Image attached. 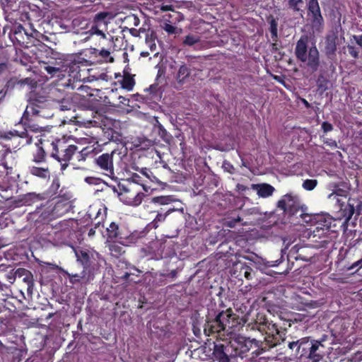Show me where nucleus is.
Returning a JSON list of instances; mask_svg holds the SVG:
<instances>
[{
    "mask_svg": "<svg viewBox=\"0 0 362 362\" xmlns=\"http://www.w3.org/2000/svg\"><path fill=\"white\" fill-rule=\"evenodd\" d=\"M88 62V60L82 62L80 57H76L68 63L64 69L66 75L59 79L58 85L71 90L86 88L83 84L85 82H92L98 79L95 76L90 75L91 69L84 67Z\"/></svg>",
    "mask_w": 362,
    "mask_h": 362,
    "instance_id": "nucleus-1",
    "label": "nucleus"
},
{
    "mask_svg": "<svg viewBox=\"0 0 362 362\" xmlns=\"http://www.w3.org/2000/svg\"><path fill=\"white\" fill-rule=\"evenodd\" d=\"M277 207L284 211L290 221L295 225L309 223L313 216L307 213L308 208L301 203L298 195L288 193L277 202Z\"/></svg>",
    "mask_w": 362,
    "mask_h": 362,
    "instance_id": "nucleus-2",
    "label": "nucleus"
},
{
    "mask_svg": "<svg viewBox=\"0 0 362 362\" xmlns=\"http://www.w3.org/2000/svg\"><path fill=\"white\" fill-rule=\"evenodd\" d=\"M50 146L52 147L50 156L61 163L62 170L68 167L69 162L76 152L78 153V160H85L86 156L88 153L87 148L78 151L77 146L70 144L64 139H55L52 141Z\"/></svg>",
    "mask_w": 362,
    "mask_h": 362,
    "instance_id": "nucleus-3",
    "label": "nucleus"
},
{
    "mask_svg": "<svg viewBox=\"0 0 362 362\" xmlns=\"http://www.w3.org/2000/svg\"><path fill=\"white\" fill-rule=\"evenodd\" d=\"M71 203L68 199L57 198L46 202L37 207L33 214L36 223H45L49 220L60 217L69 211Z\"/></svg>",
    "mask_w": 362,
    "mask_h": 362,
    "instance_id": "nucleus-4",
    "label": "nucleus"
},
{
    "mask_svg": "<svg viewBox=\"0 0 362 362\" xmlns=\"http://www.w3.org/2000/svg\"><path fill=\"white\" fill-rule=\"evenodd\" d=\"M307 36H301L295 47V56L298 62L304 63L313 72L318 70L320 60V53L315 45L308 46Z\"/></svg>",
    "mask_w": 362,
    "mask_h": 362,
    "instance_id": "nucleus-5",
    "label": "nucleus"
},
{
    "mask_svg": "<svg viewBox=\"0 0 362 362\" xmlns=\"http://www.w3.org/2000/svg\"><path fill=\"white\" fill-rule=\"evenodd\" d=\"M221 292L218 294V303H213L211 301L207 304V314L206 315V319L214 320L215 322H224L228 325L229 328H235L238 325H240L241 319L236 314H235L231 308L224 310L225 305L221 300Z\"/></svg>",
    "mask_w": 362,
    "mask_h": 362,
    "instance_id": "nucleus-6",
    "label": "nucleus"
},
{
    "mask_svg": "<svg viewBox=\"0 0 362 362\" xmlns=\"http://www.w3.org/2000/svg\"><path fill=\"white\" fill-rule=\"evenodd\" d=\"M257 329L264 334L262 345L263 351L269 350L286 340V329L279 327L276 323L269 321L266 318L258 323Z\"/></svg>",
    "mask_w": 362,
    "mask_h": 362,
    "instance_id": "nucleus-7",
    "label": "nucleus"
},
{
    "mask_svg": "<svg viewBox=\"0 0 362 362\" xmlns=\"http://www.w3.org/2000/svg\"><path fill=\"white\" fill-rule=\"evenodd\" d=\"M119 199L125 204L137 206L141 204L144 197V194L135 185H119Z\"/></svg>",
    "mask_w": 362,
    "mask_h": 362,
    "instance_id": "nucleus-8",
    "label": "nucleus"
},
{
    "mask_svg": "<svg viewBox=\"0 0 362 362\" xmlns=\"http://www.w3.org/2000/svg\"><path fill=\"white\" fill-rule=\"evenodd\" d=\"M338 44L339 37L337 33L331 32L326 35L323 52L329 61V69L332 72H334L336 69L334 64L337 60L336 52Z\"/></svg>",
    "mask_w": 362,
    "mask_h": 362,
    "instance_id": "nucleus-9",
    "label": "nucleus"
},
{
    "mask_svg": "<svg viewBox=\"0 0 362 362\" xmlns=\"http://www.w3.org/2000/svg\"><path fill=\"white\" fill-rule=\"evenodd\" d=\"M228 344L233 358L240 357L243 358L247 356V354L252 348L253 340L238 335L231 338L228 341Z\"/></svg>",
    "mask_w": 362,
    "mask_h": 362,
    "instance_id": "nucleus-10",
    "label": "nucleus"
},
{
    "mask_svg": "<svg viewBox=\"0 0 362 362\" xmlns=\"http://www.w3.org/2000/svg\"><path fill=\"white\" fill-rule=\"evenodd\" d=\"M307 233L308 238L316 248L327 247V245L332 242L331 233L325 230L323 228L314 226L310 228Z\"/></svg>",
    "mask_w": 362,
    "mask_h": 362,
    "instance_id": "nucleus-11",
    "label": "nucleus"
},
{
    "mask_svg": "<svg viewBox=\"0 0 362 362\" xmlns=\"http://www.w3.org/2000/svg\"><path fill=\"white\" fill-rule=\"evenodd\" d=\"M46 100L42 97L33 96L28 100V104L23 112V120H28L30 115L42 116V111L46 107Z\"/></svg>",
    "mask_w": 362,
    "mask_h": 362,
    "instance_id": "nucleus-12",
    "label": "nucleus"
},
{
    "mask_svg": "<svg viewBox=\"0 0 362 362\" xmlns=\"http://www.w3.org/2000/svg\"><path fill=\"white\" fill-rule=\"evenodd\" d=\"M214 357L218 362H229L230 358H233L228 341L218 340L214 342Z\"/></svg>",
    "mask_w": 362,
    "mask_h": 362,
    "instance_id": "nucleus-13",
    "label": "nucleus"
},
{
    "mask_svg": "<svg viewBox=\"0 0 362 362\" xmlns=\"http://www.w3.org/2000/svg\"><path fill=\"white\" fill-rule=\"evenodd\" d=\"M115 154V151H112L111 153H104L95 158L96 165L103 171L105 175L110 177L115 175L113 163Z\"/></svg>",
    "mask_w": 362,
    "mask_h": 362,
    "instance_id": "nucleus-14",
    "label": "nucleus"
},
{
    "mask_svg": "<svg viewBox=\"0 0 362 362\" xmlns=\"http://www.w3.org/2000/svg\"><path fill=\"white\" fill-rule=\"evenodd\" d=\"M233 328L228 327V325L224 322H217L214 320L205 319L204 325V333L206 336H213L216 339L221 337V332L226 330L232 329Z\"/></svg>",
    "mask_w": 362,
    "mask_h": 362,
    "instance_id": "nucleus-15",
    "label": "nucleus"
},
{
    "mask_svg": "<svg viewBox=\"0 0 362 362\" xmlns=\"http://www.w3.org/2000/svg\"><path fill=\"white\" fill-rule=\"evenodd\" d=\"M252 268L246 262L241 261L235 262L231 268V275L234 278L243 281V278L247 280L252 279Z\"/></svg>",
    "mask_w": 362,
    "mask_h": 362,
    "instance_id": "nucleus-16",
    "label": "nucleus"
},
{
    "mask_svg": "<svg viewBox=\"0 0 362 362\" xmlns=\"http://www.w3.org/2000/svg\"><path fill=\"white\" fill-rule=\"evenodd\" d=\"M107 235L110 241L119 242L120 243H124L129 238L126 230L120 228L114 222H112L107 228Z\"/></svg>",
    "mask_w": 362,
    "mask_h": 362,
    "instance_id": "nucleus-17",
    "label": "nucleus"
},
{
    "mask_svg": "<svg viewBox=\"0 0 362 362\" xmlns=\"http://www.w3.org/2000/svg\"><path fill=\"white\" fill-rule=\"evenodd\" d=\"M191 77L192 69H190V65L182 63L177 67H175L173 78L179 86L189 83Z\"/></svg>",
    "mask_w": 362,
    "mask_h": 362,
    "instance_id": "nucleus-18",
    "label": "nucleus"
},
{
    "mask_svg": "<svg viewBox=\"0 0 362 362\" xmlns=\"http://www.w3.org/2000/svg\"><path fill=\"white\" fill-rule=\"evenodd\" d=\"M308 14L311 16L313 26L317 27L322 24L324 19L321 14L317 0H310L308 3Z\"/></svg>",
    "mask_w": 362,
    "mask_h": 362,
    "instance_id": "nucleus-19",
    "label": "nucleus"
},
{
    "mask_svg": "<svg viewBox=\"0 0 362 362\" xmlns=\"http://www.w3.org/2000/svg\"><path fill=\"white\" fill-rule=\"evenodd\" d=\"M325 349L322 341L313 340V344L310 347L308 358L312 362H320L323 359Z\"/></svg>",
    "mask_w": 362,
    "mask_h": 362,
    "instance_id": "nucleus-20",
    "label": "nucleus"
},
{
    "mask_svg": "<svg viewBox=\"0 0 362 362\" xmlns=\"http://www.w3.org/2000/svg\"><path fill=\"white\" fill-rule=\"evenodd\" d=\"M291 299L298 310H304L305 308H316L320 306L318 301L308 299L304 296L300 294H294L292 296Z\"/></svg>",
    "mask_w": 362,
    "mask_h": 362,
    "instance_id": "nucleus-21",
    "label": "nucleus"
},
{
    "mask_svg": "<svg viewBox=\"0 0 362 362\" xmlns=\"http://www.w3.org/2000/svg\"><path fill=\"white\" fill-rule=\"evenodd\" d=\"M75 254L77 261L83 265V270L86 272L89 269L94 260L93 252L88 250H78L75 251Z\"/></svg>",
    "mask_w": 362,
    "mask_h": 362,
    "instance_id": "nucleus-22",
    "label": "nucleus"
},
{
    "mask_svg": "<svg viewBox=\"0 0 362 362\" xmlns=\"http://www.w3.org/2000/svg\"><path fill=\"white\" fill-rule=\"evenodd\" d=\"M67 65V62H64L62 65L58 64V66H52L47 63H44V65L42 66V68L47 72L50 78L57 76L60 79L62 77H63L64 75H66L64 69Z\"/></svg>",
    "mask_w": 362,
    "mask_h": 362,
    "instance_id": "nucleus-23",
    "label": "nucleus"
},
{
    "mask_svg": "<svg viewBox=\"0 0 362 362\" xmlns=\"http://www.w3.org/2000/svg\"><path fill=\"white\" fill-rule=\"evenodd\" d=\"M111 18V13L108 11H101L94 16L91 23L100 27L101 29L107 30V24Z\"/></svg>",
    "mask_w": 362,
    "mask_h": 362,
    "instance_id": "nucleus-24",
    "label": "nucleus"
},
{
    "mask_svg": "<svg viewBox=\"0 0 362 362\" xmlns=\"http://www.w3.org/2000/svg\"><path fill=\"white\" fill-rule=\"evenodd\" d=\"M315 222L314 226H319L320 228H323L325 230H328L331 232L330 228L332 222L334 221L333 218L330 216H325L322 215H316L313 216L312 221L310 223Z\"/></svg>",
    "mask_w": 362,
    "mask_h": 362,
    "instance_id": "nucleus-25",
    "label": "nucleus"
},
{
    "mask_svg": "<svg viewBox=\"0 0 362 362\" xmlns=\"http://www.w3.org/2000/svg\"><path fill=\"white\" fill-rule=\"evenodd\" d=\"M252 189L256 190L258 196L262 198L272 196L275 191L274 187L267 183L252 185Z\"/></svg>",
    "mask_w": 362,
    "mask_h": 362,
    "instance_id": "nucleus-26",
    "label": "nucleus"
},
{
    "mask_svg": "<svg viewBox=\"0 0 362 362\" xmlns=\"http://www.w3.org/2000/svg\"><path fill=\"white\" fill-rule=\"evenodd\" d=\"M134 76V75H132L128 71H124L122 78L118 81L121 88L127 90V91L132 90L136 83Z\"/></svg>",
    "mask_w": 362,
    "mask_h": 362,
    "instance_id": "nucleus-27",
    "label": "nucleus"
},
{
    "mask_svg": "<svg viewBox=\"0 0 362 362\" xmlns=\"http://www.w3.org/2000/svg\"><path fill=\"white\" fill-rule=\"evenodd\" d=\"M91 52L94 54L95 57H100L98 62L100 63L114 62V58L111 56V52L109 49L102 48L100 50H99L98 49L94 48L93 49V52Z\"/></svg>",
    "mask_w": 362,
    "mask_h": 362,
    "instance_id": "nucleus-28",
    "label": "nucleus"
},
{
    "mask_svg": "<svg viewBox=\"0 0 362 362\" xmlns=\"http://www.w3.org/2000/svg\"><path fill=\"white\" fill-rule=\"evenodd\" d=\"M21 122L26 127L25 131L22 132L19 136L21 138H24L27 136L28 130H30L33 132H40L42 131V127L38 126L35 124H31V119L30 117H28V120H23V117H21Z\"/></svg>",
    "mask_w": 362,
    "mask_h": 362,
    "instance_id": "nucleus-29",
    "label": "nucleus"
},
{
    "mask_svg": "<svg viewBox=\"0 0 362 362\" xmlns=\"http://www.w3.org/2000/svg\"><path fill=\"white\" fill-rule=\"evenodd\" d=\"M29 172L32 175L41 179H49L50 177V172L48 168L31 166L29 167Z\"/></svg>",
    "mask_w": 362,
    "mask_h": 362,
    "instance_id": "nucleus-30",
    "label": "nucleus"
},
{
    "mask_svg": "<svg viewBox=\"0 0 362 362\" xmlns=\"http://www.w3.org/2000/svg\"><path fill=\"white\" fill-rule=\"evenodd\" d=\"M313 344V340H310V337H303L300 339V345L298 349H300V356H306L308 358L310 347Z\"/></svg>",
    "mask_w": 362,
    "mask_h": 362,
    "instance_id": "nucleus-31",
    "label": "nucleus"
},
{
    "mask_svg": "<svg viewBox=\"0 0 362 362\" xmlns=\"http://www.w3.org/2000/svg\"><path fill=\"white\" fill-rule=\"evenodd\" d=\"M29 80H30L29 78H25L24 79L19 80L16 77H11L6 82V85L4 86V90H5L6 93H7L8 91H11L12 90L14 89V88L17 85L22 86V85L27 84L28 83Z\"/></svg>",
    "mask_w": 362,
    "mask_h": 362,
    "instance_id": "nucleus-32",
    "label": "nucleus"
},
{
    "mask_svg": "<svg viewBox=\"0 0 362 362\" xmlns=\"http://www.w3.org/2000/svg\"><path fill=\"white\" fill-rule=\"evenodd\" d=\"M47 198V195L45 193L36 194L35 192H30L24 196L23 201L25 204L30 205L36 202L45 200Z\"/></svg>",
    "mask_w": 362,
    "mask_h": 362,
    "instance_id": "nucleus-33",
    "label": "nucleus"
},
{
    "mask_svg": "<svg viewBox=\"0 0 362 362\" xmlns=\"http://www.w3.org/2000/svg\"><path fill=\"white\" fill-rule=\"evenodd\" d=\"M131 179L132 180V183H131L132 185H135L137 187L139 185L141 186L146 192H148L149 190L152 189L151 187L148 186L146 183L144 182L142 177L139 175L134 173L132 175Z\"/></svg>",
    "mask_w": 362,
    "mask_h": 362,
    "instance_id": "nucleus-34",
    "label": "nucleus"
},
{
    "mask_svg": "<svg viewBox=\"0 0 362 362\" xmlns=\"http://www.w3.org/2000/svg\"><path fill=\"white\" fill-rule=\"evenodd\" d=\"M37 146L36 151L33 154V160L37 163H43L46 160V152L42 146Z\"/></svg>",
    "mask_w": 362,
    "mask_h": 362,
    "instance_id": "nucleus-35",
    "label": "nucleus"
},
{
    "mask_svg": "<svg viewBox=\"0 0 362 362\" xmlns=\"http://www.w3.org/2000/svg\"><path fill=\"white\" fill-rule=\"evenodd\" d=\"M87 272L83 270L80 274H68L69 282L72 284L81 283L83 279H86V281L89 280L88 278H86Z\"/></svg>",
    "mask_w": 362,
    "mask_h": 362,
    "instance_id": "nucleus-36",
    "label": "nucleus"
},
{
    "mask_svg": "<svg viewBox=\"0 0 362 362\" xmlns=\"http://www.w3.org/2000/svg\"><path fill=\"white\" fill-rule=\"evenodd\" d=\"M156 38V36L153 31L148 32L146 35V44L152 52L155 51L156 49V44L155 42Z\"/></svg>",
    "mask_w": 362,
    "mask_h": 362,
    "instance_id": "nucleus-37",
    "label": "nucleus"
},
{
    "mask_svg": "<svg viewBox=\"0 0 362 362\" xmlns=\"http://www.w3.org/2000/svg\"><path fill=\"white\" fill-rule=\"evenodd\" d=\"M172 17L171 15H165L164 18L166 21H169V23H163L161 25L162 28L167 32L168 34H174L175 33L176 28L172 24V22L170 21V18Z\"/></svg>",
    "mask_w": 362,
    "mask_h": 362,
    "instance_id": "nucleus-38",
    "label": "nucleus"
},
{
    "mask_svg": "<svg viewBox=\"0 0 362 362\" xmlns=\"http://www.w3.org/2000/svg\"><path fill=\"white\" fill-rule=\"evenodd\" d=\"M278 23L274 18H272L269 22V31L271 33L272 39L273 42H277L278 40Z\"/></svg>",
    "mask_w": 362,
    "mask_h": 362,
    "instance_id": "nucleus-39",
    "label": "nucleus"
},
{
    "mask_svg": "<svg viewBox=\"0 0 362 362\" xmlns=\"http://www.w3.org/2000/svg\"><path fill=\"white\" fill-rule=\"evenodd\" d=\"M105 30L101 29L100 27L90 23V26L89 29V33L90 35H97L100 36L102 38H106V34L105 33Z\"/></svg>",
    "mask_w": 362,
    "mask_h": 362,
    "instance_id": "nucleus-40",
    "label": "nucleus"
},
{
    "mask_svg": "<svg viewBox=\"0 0 362 362\" xmlns=\"http://www.w3.org/2000/svg\"><path fill=\"white\" fill-rule=\"evenodd\" d=\"M23 272L25 273V276L23 278V281L27 284V291L28 293H31L33 288V275L26 269H23Z\"/></svg>",
    "mask_w": 362,
    "mask_h": 362,
    "instance_id": "nucleus-41",
    "label": "nucleus"
},
{
    "mask_svg": "<svg viewBox=\"0 0 362 362\" xmlns=\"http://www.w3.org/2000/svg\"><path fill=\"white\" fill-rule=\"evenodd\" d=\"M317 180L315 179H307L303 182V187L308 191H311L314 189L317 185Z\"/></svg>",
    "mask_w": 362,
    "mask_h": 362,
    "instance_id": "nucleus-42",
    "label": "nucleus"
},
{
    "mask_svg": "<svg viewBox=\"0 0 362 362\" xmlns=\"http://www.w3.org/2000/svg\"><path fill=\"white\" fill-rule=\"evenodd\" d=\"M171 209L168 210L165 214L158 213L153 221H152V224L154 228H157L158 226V223L165 221L166 216L169 214V212Z\"/></svg>",
    "mask_w": 362,
    "mask_h": 362,
    "instance_id": "nucleus-43",
    "label": "nucleus"
},
{
    "mask_svg": "<svg viewBox=\"0 0 362 362\" xmlns=\"http://www.w3.org/2000/svg\"><path fill=\"white\" fill-rule=\"evenodd\" d=\"M60 187V181L58 177H55L53 179L52 182L49 187V193L51 195H54L58 192V190Z\"/></svg>",
    "mask_w": 362,
    "mask_h": 362,
    "instance_id": "nucleus-44",
    "label": "nucleus"
},
{
    "mask_svg": "<svg viewBox=\"0 0 362 362\" xmlns=\"http://www.w3.org/2000/svg\"><path fill=\"white\" fill-rule=\"evenodd\" d=\"M105 217H106L105 211H103V212H102L101 209H100L97 211V214H96L95 216L94 217V220L95 221L94 224L95 226V228L100 226V225L104 221Z\"/></svg>",
    "mask_w": 362,
    "mask_h": 362,
    "instance_id": "nucleus-45",
    "label": "nucleus"
},
{
    "mask_svg": "<svg viewBox=\"0 0 362 362\" xmlns=\"http://www.w3.org/2000/svg\"><path fill=\"white\" fill-rule=\"evenodd\" d=\"M133 275V274H131V273H129V272H125L124 274V275H122L120 279L125 281L126 283H128V284H132V283H134V284H137L140 281V280L139 279V276H136V278L135 277H132V278H130V276Z\"/></svg>",
    "mask_w": 362,
    "mask_h": 362,
    "instance_id": "nucleus-46",
    "label": "nucleus"
},
{
    "mask_svg": "<svg viewBox=\"0 0 362 362\" xmlns=\"http://www.w3.org/2000/svg\"><path fill=\"white\" fill-rule=\"evenodd\" d=\"M341 210L343 211L344 216L346 217L347 219H350L355 211L354 204H351L350 203H348L344 209L341 207Z\"/></svg>",
    "mask_w": 362,
    "mask_h": 362,
    "instance_id": "nucleus-47",
    "label": "nucleus"
},
{
    "mask_svg": "<svg viewBox=\"0 0 362 362\" xmlns=\"http://www.w3.org/2000/svg\"><path fill=\"white\" fill-rule=\"evenodd\" d=\"M240 221L241 218L239 216L236 217H228L225 221L224 225L230 228H233Z\"/></svg>",
    "mask_w": 362,
    "mask_h": 362,
    "instance_id": "nucleus-48",
    "label": "nucleus"
},
{
    "mask_svg": "<svg viewBox=\"0 0 362 362\" xmlns=\"http://www.w3.org/2000/svg\"><path fill=\"white\" fill-rule=\"evenodd\" d=\"M172 201L171 198L168 196H159L152 198V202L160 204H168Z\"/></svg>",
    "mask_w": 362,
    "mask_h": 362,
    "instance_id": "nucleus-49",
    "label": "nucleus"
},
{
    "mask_svg": "<svg viewBox=\"0 0 362 362\" xmlns=\"http://www.w3.org/2000/svg\"><path fill=\"white\" fill-rule=\"evenodd\" d=\"M110 250L112 254L116 257H119L124 252L123 248L115 243L110 245Z\"/></svg>",
    "mask_w": 362,
    "mask_h": 362,
    "instance_id": "nucleus-50",
    "label": "nucleus"
},
{
    "mask_svg": "<svg viewBox=\"0 0 362 362\" xmlns=\"http://www.w3.org/2000/svg\"><path fill=\"white\" fill-rule=\"evenodd\" d=\"M199 41V37L194 35H188L185 37L183 41V44L185 45L192 46Z\"/></svg>",
    "mask_w": 362,
    "mask_h": 362,
    "instance_id": "nucleus-51",
    "label": "nucleus"
},
{
    "mask_svg": "<svg viewBox=\"0 0 362 362\" xmlns=\"http://www.w3.org/2000/svg\"><path fill=\"white\" fill-rule=\"evenodd\" d=\"M296 260H303L304 262H309L312 256H307L303 254V249L296 251V255L293 257Z\"/></svg>",
    "mask_w": 362,
    "mask_h": 362,
    "instance_id": "nucleus-52",
    "label": "nucleus"
},
{
    "mask_svg": "<svg viewBox=\"0 0 362 362\" xmlns=\"http://www.w3.org/2000/svg\"><path fill=\"white\" fill-rule=\"evenodd\" d=\"M303 4V0H288V5L290 8L293 10L294 11H303L299 7L298 4Z\"/></svg>",
    "mask_w": 362,
    "mask_h": 362,
    "instance_id": "nucleus-53",
    "label": "nucleus"
},
{
    "mask_svg": "<svg viewBox=\"0 0 362 362\" xmlns=\"http://www.w3.org/2000/svg\"><path fill=\"white\" fill-rule=\"evenodd\" d=\"M346 47L348 49L349 54L353 58H354L355 59L358 58V56H359V49H358V48H356L354 45H348L346 46Z\"/></svg>",
    "mask_w": 362,
    "mask_h": 362,
    "instance_id": "nucleus-54",
    "label": "nucleus"
},
{
    "mask_svg": "<svg viewBox=\"0 0 362 362\" xmlns=\"http://www.w3.org/2000/svg\"><path fill=\"white\" fill-rule=\"evenodd\" d=\"M129 102V100L126 98L124 96L119 95L117 98V101H113L112 105L114 106H119L121 105H128Z\"/></svg>",
    "mask_w": 362,
    "mask_h": 362,
    "instance_id": "nucleus-55",
    "label": "nucleus"
},
{
    "mask_svg": "<svg viewBox=\"0 0 362 362\" xmlns=\"http://www.w3.org/2000/svg\"><path fill=\"white\" fill-rule=\"evenodd\" d=\"M141 173H142V175L146 176L148 179H149L152 182H155L157 180L156 176H154L153 175L152 172L149 169L144 168L141 170Z\"/></svg>",
    "mask_w": 362,
    "mask_h": 362,
    "instance_id": "nucleus-56",
    "label": "nucleus"
},
{
    "mask_svg": "<svg viewBox=\"0 0 362 362\" xmlns=\"http://www.w3.org/2000/svg\"><path fill=\"white\" fill-rule=\"evenodd\" d=\"M158 90H159V87H158V85L156 84V83H154V84H152L149 86V88H146L144 90L145 91H149L150 92V95H151V98L156 95L158 92Z\"/></svg>",
    "mask_w": 362,
    "mask_h": 362,
    "instance_id": "nucleus-57",
    "label": "nucleus"
},
{
    "mask_svg": "<svg viewBox=\"0 0 362 362\" xmlns=\"http://www.w3.org/2000/svg\"><path fill=\"white\" fill-rule=\"evenodd\" d=\"M321 129L325 134L332 132L334 129L333 125L328 122H323L321 124Z\"/></svg>",
    "mask_w": 362,
    "mask_h": 362,
    "instance_id": "nucleus-58",
    "label": "nucleus"
},
{
    "mask_svg": "<svg viewBox=\"0 0 362 362\" xmlns=\"http://www.w3.org/2000/svg\"><path fill=\"white\" fill-rule=\"evenodd\" d=\"M300 345V339L297 341H288V346L290 349L293 350L296 349V354H298L300 353V349H298V346Z\"/></svg>",
    "mask_w": 362,
    "mask_h": 362,
    "instance_id": "nucleus-59",
    "label": "nucleus"
},
{
    "mask_svg": "<svg viewBox=\"0 0 362 362\" xmlns=\"http://www.w3.org/2000/svg\"><path fill=\"white\" fill-rule=\"evenodd\" d=\"M159 134L164 141H168L169 139L171 137V136L166 131V129H165L162 126L160 127Z\"/></svg>",
    "mask_w": 362,
    "mask_h": 362,
    "instance_id": "nucleus-60",
    "label": "nucleus"
},
{
    "mask_svg": "<svg viewBox=\"0 0 362 362\" xmlns=\"http://www.w3.org/2000/svg\"><path fill=\"white\" fill-rule=\"evenodd\" d=\"M223 167L226 171H228L230 174H233L235 172V168L233 165L228 161H224L223 163Z\"/></svg>",
    "mask_w": 362,
    "mask_h": 362,
    "instance_id": "nucleus-61",
    "label": "nucleus"
},
{
    "mask_svg": "<svg viewBox=\"0 0 362 362\" xmlns=\"http://www.w3.org/2000/svg\"><path fill=\"white\" fill-rule=\"evenodd\" d=\"M160 8L162 11H173V6L164 2L160 5Z\"/></svg>",
    "mask_w": 362,
    "mask_h": 362,
    "instance_id": "nucleus-62",
    "label": "nucleus"
},
{
    "mask_svg": "<svg viewBox=\"0 0 362 362\" xmlns=\"http://www.w3.org/2000/svg\"><path fill=\"white\" fill-rule=\"evenodd\" d=\"M325 144L332 148L337 147V144L336 141L331 139H328L326 141H325Z\"/></svg>",
    "mask_w": 362,
    "mask_h": 362,
    "instance_id": "nucleus-63",
    "label": "nucleus"
},
{
    "mask_svg": "<svg viewBox=\"0 0 362 362\" xmlns=\"http://www.w3.org/2000/svg\"><path fill=\"white\" fill-rule=\"evenodd\" d=\"M353 38L356 41V43L362 48V35H353Z\"/></svg>",
    "mask_w": 362,
    "mask_h": 362,
    "instance_id": "nucleus-64",
    "label": "nucleus"
}]
</instances>
